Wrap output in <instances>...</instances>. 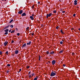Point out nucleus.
<instances>
[{"mask_svg":"<svg viewBox=\"0 0 80 80\" xmlns=\"http://www.w3.org/2000/svg\"><path fill=\"white\" fill-rule=\"evenodd\" d=\"M6 54H7V55H8V51H7L6 52Z\"/></svg>","mask_w":80,"mask_h":80,"instance_id":"nucleus-19","label":"nucleus"},{"mask_svg":"<svg viewBox=\"0 0 80 80\" xmlns=\"http://www.w3.org/2000/svg\"><path fill=\"white\" fill-rule=\"evenodd\" d=\"M34 35V33H32V35Z\"/></svg>","mask_w":80,"mask_h":80,"instance_id":"nucleus-48","label":"nucleus"},{"mask_svg":"<svg viewBox=\"0 0 80 80\" xmlns=\"http://www.w3.org/2000/svg\"><path fill=\"white\" fill-rule=\"evenodd\" d=\"M30 73H31V72H29L28 75L30 74Z\"/></svg>","mask_w":80,"mask_h":80,"instance_id":"nucleus-42","label":"nucleus"},{"mask_svg":"<svg viewBox=\"0 0 80 80\" xmlns=\"http://www.w3.org/2000/svg\"><path fill=\"white\" fill-rule=\"evenodd\" d=\"M40 2H38V4H40Z\"/></svg>","mask_w":80,"mask_h":80,"instance_id":"nucleus-47","label":"nucleus"},{"mask_svg":"<svg viewBox=\"0 0 80 80\" xmlns=\"http://www.w3.org/2000/svg\"><path fill=\"white\" fill-rule=\"evenodd\" d=\"M13 20L11 19V21L9 22L10 23H12V22H13Z\"/></svg>","mask_w":80,"mask_h":80,"instance_id":"nucleus-16","label":"nucleus"},{"mask_svg":"<svg viewBox=\"0 0 80 80\" xmlns=\"http://www.w3.org/2000/svg\"><path fill=\"white\" fill-rule=\"evenodd\" d=\"M21 70H22V69H19V71L20 72L21 71Z\"/></svg>","mask_w":80,"mask_h":80,"instance_id":"nucleus-49","label":"nucleus"},{"mask_svg":"<svg viewBox=\"0 0 80 80\" xmlns=\"http://www.w3.org/2000/svg\"><path fill=\"white\" fill-rule=\"evenodd\" d=\"M63 67H65L66 66H65V65L63 64Z\"/></svg>","mask_w":80,"mask_h":80,"instance_id":"nucleus-45","label":"nucleus"},{"mask_svg":"<svg viewBox=\"0 0 80 80\" xmlns=\"http://www.w3.org/2000/svg\"><path fill=\"white\" fill-rule=\"evenodd\" d=\"M7 66L8 67H10V64H8Z\"/></svg>","mask_w":80,"mask_h":80,"instance_id":"nucleus-25","label":"nucleus"},{"mask_svg":"<svg viewBox=\"0 0 80 80\" xmlns=\"http://www.w3.org/2000/svg\"><path fill=\"white\" fill-rule=\"evenodd\" d=\"M62 12V13H65V11H63Z\"/></svg>","mask_w":80,"mask_h":80,"instance_id":"nucleus-44","label":"nucleus"},{"mask_svg":"<svg viewBox=\"0 0 80 80\" xmlns=\"http://www.w3.org/2000/svg\"><path fill=\"white\" fill-rule=\"evenodd\" d=\"M62 9H60V11L62 12Z\"/></svg>","mask_w":80,"mask_h":80,"instance_id":"nucleus-50","label":"nucleus"},{"mask_svg":"<svg viewBox=\"0 0 80 80\" xmlns=\"http://www.w3.org/2000/svg\"><path fill=\"white\" fill-rule=\"evenodd\" d=\"M74 4L75 5H77V0H75L74 1Z\"/></svg>","mask_w":80,"mask_h":80,"instance_id":"nucleus-6","label":"nucleus"},{"mask_svg":"<svg viewBox=\"0 0 80 80\" xmlns=\"http://www.w3.org/2000/svg\"><path fill=\"white\" fill-rule=\"evenodd\" d=\"M19 72H20V71H19L18 72V73H19Z\"/></svg>","mask_w":80,"mask_h":80,"instance_id":"nucleus-56","label":"nucleus"},{"mask_svg":"<svg viewBox=\"0 0 80 80\" xmlns=\"http://www.w3.org/2000/svg\"><path fill=\"white\" fill-rule=\"evenodd\" d=\"M75 15H76V14H73V17H75Z\"/></svg>","mask_w":80,"mask_h":80,"instance_id":"nucleus-32","label":"nucleus"},{"mask_svg":"<svg viewBox=\"0 0 80 80\" xmlns=\"http://www.w3.org/2000/svg\"><path fill=\"white\" fill-rule=\"evenodd\" d=\"M48 62L49 63H50V61H48Z\"/></svg>","mask_w":80,"mask_h":80,"instance_id":"nucleus-46","label":"nucleus"},{"mask_svg":"<svg viewBox=\"0 0 80 80\" xmlns=\"http://www.w3.org/2000/svg\"><path fill=\"white\" fill-rule=\"evenodd\" d=\"M58 26L56 28L57 30H58Z\"/></svg>","mask_w":80,"mask_h":80,"instance_id":"nucleus-37","label":"nucleus"},{"mask_svg":"<svg viewBox=\"0 0 80 80\" xmlns=\"http://www.w3.org/2000/svg\"><path fill=\"white\" fill-rule=\"evenodd\" d=\"M21 15L22 17H23L24 16H26L27 14L25 13V12H24L21 14Z\"/></svg>","mask_w":80,"mask_h":80,"instance_id":"nucleus-5","label":"nucleus"},{"mask_svg":"<svg viewBox=\"0 0 80 80\" xmlns=\"http://www.w3.org/2000/svg\"><path fill=\"white\" fill-rule=\"evenodd\" d=\"M8 32H6L4 33V35H8Z\"/></svg>","mask_w":80,"mask_h":80,"instance_id":"nucleus-20","label":"nucleus"},{"mask_svg":"<svg viewBox=\"0 0 80 80\" xmlns=\"http://www.w3.org/2000/svg\"><path fill=\"white\" fill-rule=\"evenodd\" d=\"M52 13H49L48 14H47L46 15V18H48L49 17H50L51 16H52Z\"/></svg>","mask_w":80,"mask_h":80,"instance_id":"nucleus-1","label":"nucleus"},{"mask_svg":"<svg viewBox=\"0 0 80 80\" xmlns=\"http://www.w3.org/2000/svg\"><path fill=\"white\" fill-rule=\"evenodd\" d=\"M31 43L32 42H31V41H29V42H28L27 43V45H30V44H31Z\"/></svg>","mask_w":80,"mask_h":80,"instance_id":"nucleus-14","label":"nucleus"},{"mask_svg":"<svg viewBox=\"0 0 80 80\" xmlns=\"http://www.w3.org/2000/svg\"><path fill=\"white\" fill-rule=\"evenodd\" d=\"M16 30H17V31L18 30V28H16Z\"/></svg>","mask_w":80,"mask_h":80,"instance_id":"nucleus-43","label":"nucleus"},{"mask_svg":"<svg viewBox=\"0 0 80 80\" xmlns=\"http://www.w3.org/2000/svg\"><path fill=\"white\" fill-rule=\"evenodd\" d=\"M60 32H61L62 33V32H63V29H61L60 30Z\"/></svg>","mask_w":80,"mask_h":80,"instance_id":"nucleus-22","label":"nucleus"},{"mask_svg":"<svg viewBox=\"0 0 80 80\" xmlns=\"http://www.w3.org/2000/svg\"><path fill=\"white\" fill-rule=\"evenodd\" d=\"M14 42V41H13V40H12L11 41V43H13Z\"/></svg>","mask_w":80,"mask_h":80,"instance_id":"nucleus-30","label":"nucleus"},{"mask_svg":"<svg viewBox=\"0 0 80 80\" xmlns=\"http://www.w3.org/2000/svg\"><path fill=\"white\" fill-rule=\"evenodd\" d=\"M49 53L51 55H53V54L55 53V52H54L53 51H52L51 52H50Z\"/></svg>","mask_w":80,"mask_h":80,"instance_id":"nucleus-10","label":"nucleus"},{"mask_svg":"<svg viewBox=\"0 0 80 80\" xmlns=\"http://www.w3.org/2000/svg\"><path fill=\"white\" fill-rule=\"evenodd\" d=\"M8 43V42L7 41L5 42L4 43V46H6L7 45V43Z\"/></svg>","mask_w":80,"mask_h":80,"instance_id":"nucleus-7","label":"nucleus"},{"mask_svg":"<svg viewBox=\"0 0 80 80\" xmlns=\"http://www.w3.org/2000/svg\"><path fill=\"white\" fill-rule=\"evenodd\" d=\"M9 30L8 29H6L4 31V32H8V31Z\"/></svg>","mask_w":80,"mask_h":80,"instance_id":"nucleus-13","label":"nucleus"},{"mask_svg":"<svg viewBox=\"0 0 80 80\" xmlns=\"http://www.w3.org/2000/svg\"><path fill=\"white\" fill-rule=\"evenodd\" d=\"M61 0H59V1H60Z\"/></svg>","mask_w":80,"mask_h":80,"instance_id":"nucleus-58","label":"nucleus"},{"mask_svg":"<svg viewBox=\"0 0 80 80\" xmlns=\"http://www.w3.org/2000/svg\"><path fill=\"white\" fill-rule=\"evenodd\" d=\"M72 55H75V53H74V52H72Z\"/></svg>","mask_w":80,"mask_h":80,"instance_id":"nucleus-33","label":"nucleus"},{"mask_svg":"<svg viewBox=\"0 0 80 80\" xmlns=\"http://www.w3.org/2000/svg\"><path fill=\"white\" fill-rule=\"evenodd\" d=\"M30 18L32 20H33L34 19V18H33V16H30Z\"/></svg>","mask_w":80,"mask_h":80,"instance_id":"nucleus-12","label":"nucleus"},{"mask_svg":"<svg viewBox=\"0 0 80 80\" xmlns=\"http://www.w3.org/2000/svg\"><path fill=\"white\" fill-rule=\"evenodd\" d=\"M20 57H19V58H20Z\"/></svg>","mask_w":80,"mask_h":80,"instance_id":"nucleus-59","label":"nucleus"},{"mask_svg":"<svg viewBox=\"0 0 80 80\" xmlns=\"http://www.w3.org/2000/svg\"><path fill=\"white\" fill-rule=\"evenodd\" d=\"M55 75H56V73L53 72H52L50 74V76L51 77H53V76H55Z\"/></svg>","mask_w":80,"mask_h":80,"instance_id":"nucleus-2","label":"nucleus"},{"mask_svg":"<svg viewBox=\"0 0 80 80\" xmlns=\"http://www.w3.org/2000/svg\"><path fill=\"white\" fill-rule=\"evenodd\" d=\"M78 30H79V31L80 32V28H78Z\"/></svg>","mask_w":80,"mask_h":80,"instance_id":"nucleus-51","label":"nucleus"},{"mask_svg":"<svg viewBox=\"0 0 80 80\" xmlns=\"http://www.w3.org/2000/svg\"><path fill=\"white\" fill-rule=\"evenodd\" d=\"M15 54H18V50H16L15 51Z\"/></svg>","mask_w":80,"mask_h":80,"instance_id":"nucleus-11","label":"nucleus"},{"mask_svg":"<svg viewBox=\"0 0 80 80\" xmlns=\"http://www.w3.org/2000/svg\"><path fill=\"white\" fill-rule=\"evenodd\" d=\"M47 53V54H48H48H49V52L48 51H47L46 52Z\"/></svg>","mask_w":80,"mask_h":80,"instance_id":"nucleus-23","label":"nucleus"},{"mask_svg":"<svg viewBox=\"0 0 80 80\" xmlns=\"http://www.w3.org/2000/svg\"><path fill=\"white\" fill-rule=\"evenodd\" d=\"M29 78H32V76L31 75H30L29 76Z\"/></svg>","mask_w":80,"mask_h":80,"instance_id":"nucleus-34","label":"nucleus"},{"mask_svg":"<svg viewBox=\"0 0 80 80\" xmlns=\"http://www.w3.org/2000/svg\"><path fill=\"white\" fill-rule=\"evenodd\" d=\"M17 35H18V36H19L20 35V33H18L17 34Z\"/></svg>","mask_w":80,"mask_h":80,"instance_id":"nucleus-26","label":"nucleus"},{"mask_svg":"<svg viewBox=\"0 0 80 80\" xmlns=\"http://www.w3.org/2000/svg\"><path fill=\"white\" fill-rule=\"evenodd\" d=\"M9 27H10V25H9L8 26L6 27H5L4 28V30H5V29H7V28H8Z\"/></svg>","mask_w":80,"mask_h":80,"instance_id":"nucleus-9","label":"nucleus"},{"mask_svg":"<svg viewBox=\"0 0 80 80\" xmlns=\"http://www.w3.org/2000/svg\"><path fill=\"white\" fill-rule=\"evenodd\" d=\"M34 16V14H32V16Z\"/></svg>","mask_w":80,"mask_h":80,"instance_id":"nucleus-52","label":"nucleus"},{"mask_svg":"<svg viewBox=\"0 0 80 80\" xmlns=\"http://www.w3.org/2000/svg\"><path fill=\"white\" fill-rule=\"evenodd\" d=\"M39 59H40L41 58V57L40 56V55L39 56Z\"/></svg>","mask_w":80,"mask_h":80,"instance_id":"nucleus-39","label":"nucleus"},{"mask_svg":"<svg viewBox=\"0 0 80 80\" xmlns=\"http://www.w3.org/2000/svg\"><path fill=\"white\" fill-rule=\"evenodd\" d=\"M26 45H27V44H26V43L24 44L22 46V48H23V47H26Z\"/></svg>","mask_w":80,"mask_h":80,"instance_id":"nucleus-8","label":"nucleus"},{"mask_svg":"<svg viewBox=\"0 0 80 80\" xmlns=\"http://www.w3.org/2000/svg\"><path fill=\"white\" fill-rule=\"evenodd\" d=\"M2 1H3L4 0H5V1H7V0H2Z\"/></svg>","mask_w":80,"mask_h":80,"instance_id":"nucleus-53","label":"nucleus"},{"mask_svg":"<svg viewBox=\"0 0 80 80\" xmlns=\"http://www.w3.org/2000/svg\"><path fill=\"white\" fill-rule=\"evenodd\" d=\"M30 67L29 66H27L26 68H29Z\"/></svg>","mask_w":80,"mask_h":80,"instance_id":"nucleus-24","label":"nucleus"},{"mask_svg":"<svg viewBox=\"0 0 80 80\" xmlns=\"http://www.w3.org/2000/svg\"><path fill=\"white\" fill-rule=\"evenodd\" d=\"M46 64H48V62H47V63H46Z\"/></svg>","mask_w":80,"mask_h":80,"instance_id":"nucleus-57","label":"nucleus"},{"mask_svg":"<svg viewBox=\"0 0 80 80\" xmlns=\"http://www.w3.org/2000/svg\"><path fill=\"white\" fill-rule=\"evenodd\" d=\"M2 51H0V55H2Z\"/></svg>","mask_w":80,"mask_h":80,"instance_id":"nucleus-27","label":"nucleus"},{"mask_svg":"<svg viewBox=\"0 0 80 80\" xmlns=\"http://www.w3.org/2000/svg\"><path fill=\"white\" fill-rule=\"evenodd\" d=\"M32 76H34L35 75V74L34 73H32Z\"/></svg>","mask_w":80,"mask_h":80,"instance_id":"nucleus-28","label":"nucleus"},{"mask_svg":"<svg viewBox=\"0 0 80 80\" xmlns=\"http://www.w3.org/2000/svg\"><path fill=\"white\" fill-rule=\"evenodd\" d=\"M15 32V31H12L11 32V33H13Z\"/></svg>","mask_w":80,"mask_h":80,"instance_id":"nucleus-18","label":"nucleus"},{"mask_svg":"<svg viewBox=\"0 0 80 80\" xmlns=\"http://www.w3.org/2000/svg\"><path fill=\"white\" fill-rule=\"evenodd\" d=\"M23 13V10H21L18 12V14H22Z\"/></svg>","mask_w":80,"mask_h":80,"instance_id":"nucleus-3","label":"nucleus"},{"mask_svg":"<svg viewBox=\"0 0 80 80\" xmlns=\"http://www.w3.org/2000/svg\"><path fill=\"white\" fill-rule=\"evenodd\" d=\"M7 73H9V71H7Z\"/></svg>","mask_w":80,"mask_h":80,"instance_id":"nucleus-36","label":"nucleus"},{"mask_svg":"<svg viewBox=\"0 0 80 80\" xmlns=\"http://www.w3.org/2000/svg\"><path fill=\"white\" fill-rule=\"evenodd\" d=\"M38 60H39V61H40V59L39 58Z\"/></svg>","mask_w":80,"mask_h":80,"instance_id":"nucleus-54","label":"nucleus"},{"mask_svg":"<svg viewBox=\"0 0 80 80\" xmlns=\"http://www.w3.org/2000/svg\"><path fill=\"white\" fill-rule=\"evenodd\" d=\"M53 12L54 13H57V11H56V10H54Z\"/></svg>","mask_w":80,"mask_h":80,"instance_id":"nucleus-21","label":"nucleus"},{"mask_svg":"<svg viewBox=\"0 0 80 80\" xmlns=\"http://www.w3.org/2000/svg\"><path fill=\"white\" fill-rule=\"evenodd\" d=\"M62 33V34H63V35H64V34H65V33L63 32Z\"/></svg>","mask_w":80,"mask_h":80,"instance_id":"nucleus-40","label":"nucleus"},{"mask_svg":"<svg viewBox=\"0 0 80 80\" xmlns=\"http://www.w3.org/2000/svg\"><path fill=\"white\" fill-rule=\"evenodd\" d=\"M60 44H62V43H63V42H62V41H61L60 42Z\"/></svg>","mask_w":80,"mask_h":80,"instance_id":"nucleus-31","label":"nucleus"},{"mask_svg":"<svg viewBox=\"0 0 80 80\" xmlns=\"http://www.w3.org/2000/svg\"><path fill=\"white\" fill-rule=\"evenodd\" d=\"M62 52H63V50H62L59 52V53H62Z\"/></svg>","mask_w":80,"mask_h":80,"instance_id":"nucleus-15","label":"nucleus"},{"mask_svg":"<svg viewBox=\"0 0 80 80\" xmlns=\"http://www.w3.org/2000/svg\"><path fill=\"white\" fill-rule=\"evenodd\" d=\"M10 27H11V28H13V25H11L10 26Z\"/></svg>","mask_w":80,"mask_h":80,"instance_id":"nucleus-17","label":"nucleus"},{"mask_svg":"<svg viewBox=\"0 0 80 80\" xmlns=\"http://www.w3.org/2000/svg\"><path fill=\"white\" fill-rule=\"evenodd\" d=\"M77 8H79V7H77Z\"/></svg>","mask_w":80,"mask_h":80,"instance_id":"nucleus-55","label":"nucleus"},{"mask_svg":"<svg viewBox=\"0 0 80 80\" xmlns=\"http://www.w3.org/2000/svg\"><path fill=\"white\" fill-rule=\"evenodd\" d=\"M29 29V27H28L26 28V30H28V29Z\"/></svg>","mask_w":80,"mask_h":80,"instance_id":"nucleus-29","label":"nucleus"},{"mask_svg":"<svg viewBox=\"0 0 80 80\" xmlns=\"http://www.w3.org/2000/svg\"><path fill=\"white\" fill-rule=\"evenodd\" d=\"M11 31H12V29H10L9 31V32H11Z\"/></svg>","mask_w":80,"mask_h":80,"instance_id":"nucleus-35","label":"nucleus"},{"mask_svg":"<svg viewBox=\"0 0 80 80\" xmlns=\"http://www.w3.org/2000/svg\"><path fill=\"white\" fill-rule=\"evenodd\" d=\"M56 63V61L55 60H53L52 62V65H55Z\"/></svg>","mask_w":80,"mask_h":80,"instance_id":"nucleus-4","label":"nucleus"},{"mask_svg":"<svg viewBox=\"0 0 80 80\" xmlns=\"http://www.w3.org/2000/svg\"><path fill=\"white\" fill-rule=\"evenodd\" d=\"M32 9H33V8H34V6L33 5L32 6Z\"/></svg>","mask_w":80,"mask_h":80,"instance_id":"nucleus-38","label":"nucleus"},{"mask_svg":"<svg viewBox=\"0 0 80 80\" xmlns=\"http://www.w3.org/2000/svg\"><path fill=\"white\" fill-rule=\"evenodd\" d=\"M74 30V29L73 28H72V29H71V30Z\"/></svg>","mask_w":80,"mask_h":80,"instance_id":"nucleus-41","label":"nucleus"}]
</instances>
